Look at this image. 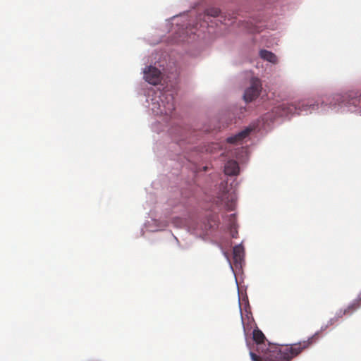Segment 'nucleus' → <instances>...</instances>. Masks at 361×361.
I'll list each match as a JSON object with an SVG mask.
<instances>
[{
  "mask_svg": "<svg viewBox=\"0 0 361 361\" xmlns=\"http://www.w3.org/2000/svg\"><path fill=\"white\" fill-rule=\"evenodd\" d=\"M259 56L262 59H263L267 61H269L272 63H277L276 56L274 53H272L269 51H267L265 49L261 50L259 52Z\"/></svg>",
  "mask_w": 361,
  "mask_h": 361,
  "instance_id": "obj_9",
  "label": "nucleus"
},
{
  "mask_svg": "<svg viewBox=\"0 0 361 361\" xmlns=\"http://www.w3.org/2000/svg\"><path fill=\"white\" fill-rule=\"evenodd\" d=\"M144 78L149 84L157 85L161 80V72L156 67L149 66L145 68Z\"/></svg>",
  "mask_w": 361,
  "mask_h": 361,
  "instance_id": "obj_6",
  "label": "nucleus"
},
{
  "mask_svg": "<svg viewBox=\"0 0 361 361\" xmlns=\"http://www.w3.org/2000/svg\"><path fill=\"white\" fill-rule=\"evenodd\" d=\"M262 90V83L259 79L252 78L251 79V85L245 90L243 98L246 102H250L255 99L259 95Z\"/></svg>",
  "mask_w": 361,
  "mask_h": 361,
  "instance_id": "obj_4",
  "label": "nucleus"
},
{
  "mask_svg": "<svg viewBox=\"0 0 361 361\" xmlns=\"http://www.w3.org/2000/svg\"><path fill=\"white\" fill-rule=\"evenodd\" d=\"M349 104L354 106H359L361 104V94L359 97L350 99Z\"/></svg>",
  "mask_w": 361,
  "mask_h": 361,
  "instance_id": "obj_13",
  "label": "nucleus"
},
{
  "mask_svg": "<svg viewBox=\"0 0 361 361\" xmlns=\"http://www.w3.org/2000/svg\"><path fill=\"white\" fill-rule=\"evenodd\" d=\"M233 259L235 262H240L244 256V248L241 245L233 247Z\"/></svg>",
  "mask_w": 361,
  "mask_h": 361,
  "instance_id": "obj_10",
  "label": "nucleus"
},
{
  "mask_svg": "<svg viewBox=\"0 0 361 361\" xmlns=\"http://www.w3.org/2000/svg\"><path fill=\"white\" fill-rule=\"evenodd\" d=\"M161 104H159V110L155 111L157 114L169 115L175 109L174 98L171 94H164L160 98Z\"/></svg>",
  "mask_w": 361,
  "mask_h": 361,
  "instance_id": "obj_3",
  "label": "nucleus"
},
{
  "mask_svg": "<svg viewBox=\"0 0 361 361\" xmlns=\"http://www.w3.org/2000/svg\"><path fill=\"white\" fill-rule=\"evenodd\" d=\"M219 13L220 10L216 8H212L207 10V14L210 16L216 17Z\"/></svg>",
  "mask_w": 361,
  "mask_h": 361,
  "instance_id": "obj_12",
  "label": "nucleus"
},
{
  "mask_svg": "<svg viewBox=\"0 0 361 361\" xmlns=\"http://www.w3.org/2000/svg\"><path fill=\"white\" fill-rule=\"evenodd\" d=\"M224 172L228 176L237 175L239 172L238 162L234 160L228 161L224 166Z\"/></svg>",
  "mask_w": 361,
  "mask_h": 361,
  "instance_id": "obj_8",
  "label": "nucleus"
},
{
  "mask_svg": "<svg viewBox=\"0 0 361 361\" xmlns=\"http://www.w3.org/2000/svg\"><path fill=\"white\" fill-rule=\"evenodd\" d=\"M361 306V293L358 295V298L353 301L347 307L339 310L335 317L329 321L330 324H333L337 322L340 318H342L345 315H350L356 310Z\"/></svg>",
  "mask_w": 361,
  "mask_h": 361,
  "instance_id": "obj_5",
  "label": "nucleus"
},
{
  "mask_svg": "<svg viewBox=\"0 0 361 361\" xmlns=\"http://www.w3.org/2000/svg\"><path fill=\"white\" fill-rule=\"evenodd\" d=\"M253 340L257 345V350L261 355L250 352L253 361H290L298 355L303 350L309 348L318 338L319 333H316L307 341L290 345L280 346L271 343H266V337L259 329L253 331Z\"/></svg>",
  "mask_w": 361,
  "mask_h": 361,
  "instance_id": "obj_1",
  "label": "nucleus"
},
{
  "mask_svg": "<svg viewBox=\"0 0 361 361\" xmlns=\"http://www.w3.org/2000/svg\"><path fill=\"white\" fill-rule=\"evenodd\" d=\"M251 131V128H247L246 129L239 132L236 135L228 137L226 140L228 143L238 144L240 142L243 140H244L245 137H247Z\"/></svg>",
  "mask_w": 361,
  "mask_h": 361,
  "instance_id": "obj_7",
  "label": "nucleus"
},
{
  "mask_svg": "<svg viewBox=\"0 0 361 361\" xmlns=\"http://www.w3.org/2000/svg\"><path fill=\"white\" fill-rule=\"evenodd\" d=\"M280 108L282 111L281 116L299 115L302 112L312 113V111L318 109V104L307 101L298 104H283Z\"/></svg>",
  "mask_w": 361,
  "mask_h": 361,
  "instance_id": "obj_2",
  "label": "nucleus"
},
{
  "mask_svg": "<svg viewBox=\"0 0 361 361\" xmlns=\"http://www.w3.org/2000/svg\"><path fill=\"white\" fill-rule=\"evenodd\" d=\"M229 221H230V230H231V235L232 238H236L238 237V231L235 227V215L234 214H231L229 216Z\"/></svg>",
  "mask_w": 361,
  "mask_h": 361,
  "instance_id": "obj_11",
  "label": "nucleus"
}]
</instances>
